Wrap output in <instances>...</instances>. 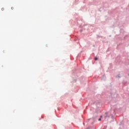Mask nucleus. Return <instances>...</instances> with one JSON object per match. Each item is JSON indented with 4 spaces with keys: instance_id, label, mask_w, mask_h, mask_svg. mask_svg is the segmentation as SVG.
<instances>
[{
    "instance_id": "nucleus-1",
    "label": "nucleus",
    "mask_w": 129,
    "mask_h": 129,
    "mask_svg": "<svg viewBox=\"0 0 129 129\" xmlns=\"http://www.w3.org/2000/svg\"><path fill=\"white\" fill-rule=\"evenodd\" d=\"M102 118V116H101L100 118L98 119L99 121H100V120H101Z\"/></svg>"
},
{
    "instance_id": "nucleus-2",
    "label": "nucleus",
    "mask_w": 129,
    "mask_h": 129,
    "mask_svg": "<svg viewBox=\"0 0 129 129\" xmlns=\"http://www.w3.org/2000/svg\"><path fill=\"white\" fill-rule=\"evenodd\" d=\"M105 114V119L107 117V113H106Z\"/></svg>"
},
{
    "instance_id": "nucleus-3",
    "label": "nucleus",
    "mask_w": 129,
    "mask_h": 129,
    "mask_svg": "<svg viewBox=\"0 0 129 129\" xmlns=\"http://www.w3.org/2000/svg\"><path fill=\"white\" fill-rule=\"evenodd\" d=\"M97 59H98L97 57L95 58V60H97Z\"/></svg>"
},
{
    "instance_id": "nucleus-4",
    "label": "nucleus",
    "mask_w": 129,
    "mask_h": 129,
    "mask_svg": "<svg viewBox=\"0 0 129 129\" xmlns=\"http://www.w3.org/2000/svg\"><path fill=\"white\" fill-rule=\"evenodd\" d=\"M11 9H12V10H14V7H12V8H11Z\"/></svg>"
}]
</instances>
